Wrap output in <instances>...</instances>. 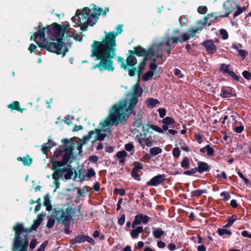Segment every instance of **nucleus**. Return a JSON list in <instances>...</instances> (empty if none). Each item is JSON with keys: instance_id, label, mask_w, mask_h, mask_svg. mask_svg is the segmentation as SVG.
Wrapping results in <instances>:
<instances>
[{"instance_id": "nucleus-8", "label": "nucleus", "mask_w": 251, "mask_h": 251, "mask_svg": "<svg viewBox=\"0 0 251 251\" xmlns=\"http://www.w3.org/2000/svg\"><path fill=\"white\" fill-rule=\"evenodd\" d=\"M199 29H191L186 33H183L180 37H172L166 39L165 44L168 47L167 51L170 53L172 50L171 45L176 44L178 42H185L195 36L196 33Z\"/></svg>"}, {"instance_id": "nucleus-13", "label": "nucleus", "mask_w": 251, "mask_h": 251, "mask_svg": "<svg viewBox=\"0 0 251 251\" xmlns=\"http://www.w3.org/2000/svg\"><path fill=\"white\" fill-rule=\"evenodd\" d=\"M206 51L209 54H213L217 50V47L212 40H208L202 43Z\"/></svg>"}, {"instance_id": "nucleus-37", "label": "nucleus", "mask_w": 251, "mask_h": 251, "mask_svg": "<svg viewBox=\"0 0 251 251\" xmlns=\"http://www.w3.org/2000/svg\"><path fill=\"white\" fill-rule=\"evenodd\" d=\"M220 70L228 74H229V72H231V71L229 70V66L225 64H222L221 65Z\"/></svg>"}, {"instance_id": "nucleus-2", "label": "nucleus", "mask_w": 251, "mask_h": 251, "mask_svg": "<svg viewBox=\"0 0 251 251\" xmlns=\"http://www.w3.org/2000/svg\"><path fill=\"white\" fill-rule=\"evenodd\" d=\"M69 26H60L54 23L47 28L39 29L34 34V40L40 47L47 50L55 52L58 54H62L64 56L68 51L64 44L62 42L63 37H74L77 40L73 31H70Z\"/></svg>"}, {"instance_id": "nucleus-52", "label": "nucleus", "mask_w": 251, "mask_h": 251, "mask_svg": "<svg viewBox=\"0 0 251 251\" xmlns=\"http://www.w3.org/2000/svg\"><path fill=\"white\" fill-rule=\"evenodd\" d=\"M48 244V241L44 242L38 248L37 251H44Z\"/></svg>"}, {"instance_id": "nucleus-4", "label": "nucleus", "mask_w": 251, "mask_h": 251, "mask_svg": "<svg viewBox=\"0 0 251 251\" xmlns=\"http://www.w3.org/2000/svg\"><path fill=\"white\" fill-rule=\"evenodd\" d=\"M91 8L85 7L82 10L77 9L75 16L72 18V21L75 24L74 26H80L82 30H87V25L93 26L97 22L99 16L106 14L108 8L103 10L95 5H91Z\"/></svg>"}, {"instance_id": "nucleus-36", "label": "nucleus", "mask_w": 251, "mask_h": 251, "mask_svg": "<svg viewBox=\"0 0 251 251\" xmlns=\"http://www.w3.org/2000/svg\"><path fill=\"white\" fill-rule=\"evenodd\" d=\"M162 123L164 125H167L168 126L172 125L174 123V120L171 117H166L163 120Z\"/></svg>"}, {"instance_id": "nucleus-27", "label": "nucleus", "mask_w": 251, "mask_h": 251, "mask_svg": "<svg viewBox=\"0 0 251 251\" xmlns=\"http://www.w3.org/2000/svg\"><path fill=\"white\" fill-rule=\"evenodd\" d=\"M207 193V190L205 189L202 190H196L191 192V195L193 197H198L201 196L202 194Z\"/></svg>"}, {"instance_id": "nucleus-60", "label": "nucleus", "mask_w": 251, "mask_h": 251, "mask_svg": "<svg viewBox=\"0 0 251 251\" xmlns=\"http://www.w3.org/2000/svg\"><path fill=\"white\" fill-rule=\"evenodd\" d=\"M125 222V214H123L121 218L119 219L118 220V224L120 225H124V223Z\"/></svg>"}, {"instance_id": "nucleus-53", "label": "nucleus", "mask_w": 251, "mask_h": 251, "mask_svg": "<svg viewBox=\"0 0 251 251\" xmlns=\"http://www.w3.org/2000/svg\"><path fill=\"white\" fill-rule=\"evenodd\" d=\"M134 148V146L132 143H128L125 145V150L127 151H131Z\"/></svg>"}, {"instance_id": "nucleus-29", "label": "nucleus", "mask_w": 251, "mask_h": 251, "mask_svg": "<svg viewBox=\"0 0 251 251\" xmlns=\"http://www.w3.org/2000/svg\"><path fill=\"white\" fill-rule=\"evenodd\" d=\"M44 205L46 207V210L48 211H50L52 208L50 198L48 195H46L44 197Z\"/></svg>"}, {"instance_id": "nucleus-22", "label": "nucleus", "mask_w": 251, "mask_h": 251, "mask_svg": "<svg viewBox=\"0 0 251 251\" xmlns=\"http://www.w3.org/2000/svg\"><path fill=\"white\" fill-rule=\"evenodd\" d=\"M201 152L202 153H206L207 155L210 156L213 154L214 150L211 148L209 145H206L205 147L202 148L200 150Z\"/></svg>"}, {"instance_id": "nucleus-16", "label": "nucleus", "mask_w": 251, "mask_h": 251, "mask_svg": "<svg viewBox=\"0 0 251 251\" xmlns=\"http://www.w3.org/2000/svg\"><path fill=\"white\" fill-rule=\"evenodd\" d=\"M72 152L71 151H66L63 155L62 165L63 164L71 163L72 162Z\"/></svg>"}, {"instance_id": "nucleus-51", "label": "nucleus", "mask_w": 251, "mask_h": 251, "mask_svg": "<svg viewBox=\"0 0 251 251\" xmlns=\"http://www.w3.org/2000/svg\"><path fill=\"white\" fill-rule=\"evenodd\" d=\"M118 61L119 62V63H121V67L122 68H123L125 70H126V68H127V67L126 66V65L124 63V60L123 58L122 57H118Z\"/></svg>"}, {"instance_id": "nucleus-48", "label": "nucleus", "mask_w": 251, "mask_h": 251, "mask_svg": "<svg viewBox=\"0 0 251 251\" xmlns=\"http://www.w3.org/2000/svg\"><path fill=\"white\" fill-rule=\"evenodd\" d=\"M141 124H142L141 119H139V118H138L134 122L133 126H134V127L135 128H138V127H139L140 126Z\"/></svg>"}, {"instance_id": "nucleus-30", "label": "nucleus", "mask_w": 251, "mask_h": 251, "mask_svg": "<svg viewBox=\"0 0 251 251\" xmlns=\"http://www.w3.org/2000/svg\"><path fill=\"white\" fill-rule=\"evenodd\" d=\"M164 231L160 228L154 229L152 231L154 237L156 238H159L164 234Z\"/></svg>"}, {"instance_id": "nucleus-40", "label": "nucleus", "mask_w": 251, "mask_h": 251, "mask_svg": "<svg viewBox=\"0 0 251 251\" xmlns=\"http://www.w3.org/2000/svg\"><path fill=\"white\" fill-rule=\"evenodd\" d=\"M55 224V220L53 218H49L47 224L48 228H51Z\"/></svg>"}, {"instance_id": "nucleus-28", "label": "nucleus", "mask_w": 251, "mask_h": 251, "mask_svg": "<svg viewBox=\"0 0 251 251\" xmlns=\"http://www.w3.org/2000/svg\"><path fill=\"white\" fill-rule=\"evenodd\" d=\"M86 236L84 235H79L76 236L73 241V243H81L86 241Z\"/></svg>"}, {"instance_id": "nucleus-18", "label": "nucleus", "mask_w": 251, "mask_h": 251, "mask_svg": "<svg viewBox=\"0 0 251 251\" xmlns=\"http://www.w3.org/2000/svg\"><path fill=\"white\" fill-rule=\"evenodd\" d=\"M143 129L145 131L144 133L145 134V131H148L150 129H152L154 131L158 132L159 133H163V130L156 125H147L145 126H143Z\"/></svg>"}, {"instance_id": "nucleus-5", "label": "nucleus", "mask_w": 251, "mask_h": 251, "mask_svg": "<svg viewBox=\"0 0 251 251\" xmlns=\"http://www.w3.org/2000/svg\"><path fill=\"white\" fill-rule=\"evenodd\" d=\"M15 232L13 243V251H27L28 241L27 234H23L24 232L27 231L22 223H18L13 227Z\"/></svg>"}, {"instance_id": "nucleus-56", "label": "nucleus", "mask_w": 251, "mask_h": 251, "mask_svg": "<svg viewBox=\"0 0 251 251\" xmlns=\"http://www.w3.org/2000/svg\"><path fill=\"white\" fill-rule=\"evenodd\" d=\"M144 144L149 147H151L152 146V143L148 138H145L144 140Z\"/></svg>"}, {"instance_id": "nucleus-49", "label": "nucleus", "mask_w": 251, "mask_h": 251, "mask_svg": "<svg viewBox=\"0 0 251 251\" xmlns=\"http://www.w3.org/2000/svg\"><path fill=\"white\" fill-rule=\"evenodd\" d=\"M131 175L132 176V177L134 178H135V179L138 180H140V177L139 175L137 174V172H136V171L132 170L131 172Z\"/></svg>"}, {"instance_id": "nucleus-6", "label": "nucleus", "mask_w": 251, "mask_h": 251, "mask_svg": "<svg viewBox=\"0 0 251 251\" xmlns=\"http://www.w3.org/2000/svg\"><path fill=\"white\" fill-rule=\"evenodd\" d=\"M164 43L160 42L158 44H155L147 51L144 48L141 47H137L134 48L136 54L139 56H147L149 54V58L155 57L158 58H161L162 55V46Z\"/></svg>"}, {"instance_id": "nucleus-35", "label": "nucleus", "mask_w": 251, "mask_h": 251, "mask_svg": "<svg viewBox=\"0 0 251 251\" xmlns=\"http://www.w3.org/2000/svg\"><path fill=\"white\" fill-rule=\"evenodd\" d=\"M237 220V216L235 215H233L230 217L228 220L227 223L226 225L225 226L226 227H229L231 226L234 222H235Z\"/></svg>"}, {"instance_id": "nucleus-19", "label": "nucleus", "mask_w": 251, "mask_h": 251, "mask_svg": "<svg viewBox=\"0 0 251 251\" xmlns=\"http://www.w3.org/2000/svg\"><path fill=\"white\" fill-rule=\"evenodd\" d=\"M129 52H131L132 54L127 57L126 60V62L127 65H128V66H133L136 64L137 60L135 56L133 55V51L130 50Z\"/></svg>"}, {"instance_id": "nucleus-47", "label": "nucleus", "mask_w": 251, "mask_h": 251, "mask_svg": "<svg viewBox=\"0 0 251 251\" xmlns=\"http://www.w3.org/2000/svg\"><path fill=\"white\" fill-rule=\"evenodd\" d=\"M231 95L229 92L226 91L225 89H222L221 96L225 98H229Z\"/></svg>"}, {"instance_id": "nucleus-7", "label": "nucleus", "mask_w": 251, "mask_h": 251, "mask_svg": "<svg viewBox=\"0 0 251 251\" xmlns=\"http://www.w3.org/2000/svg\"><path fill=\"white\" fill-rule=\"evenodd\" d=\"M52 169L55 170L52 175V178L55 180L63 177L66 180H68L70 179L73 175L72 170L68 167L63 166L61 161L54 162Z\"/></svg>"}, {"instance_id": "nucleus-42", "label": "nucleus", "mask_w": 251, "mask_h": 251, "mask_svg": "<svg viewBox=\"0 0 251 251\" xmlns=\"http://www.w3.org/2000/svg\"><path fill=\"white\" fill-rule=\"evenodd\" d=\"M207 7L205 6H201L198 8V12L200 14H205L207 12Z\"/></svg>"}, {"instance_id": "nucleus-50", "label": "nucleus", "mask_w": 251, "mask_h": 251, "mask_svg": "<svg viewBox=\"0 0 251 251\" xmlns=\"http://www.w3.org/2000/svg\"><path fill=\"white\" fill-rule=\"evenodd\" d=\"M159 116L160 118H163L166 115V109L164 108H159L158 109Z\"/></svg>"}, {"instance_id": "nucleus-14", "label": "nucleus", "mask_w": 251, "mask_h": 251, "mask_svg": "<svg viewBox=\"0 0 251 251\" xmlns=\"http://www.w3.org/2000/svg\"><path fill=\"white\" fill-rule=\"evenodd\" d=\"M157 66L155 62H152L151 63L150 65V71L144 75L142 79L144 81H147L151 79L153 76L154 71L157 68Z\"/></svg>"}, {"instance_id": "nucleus-10", "label": "nucleus", "mask_w": 251, "mask_h": 251, "mask_svg": "<svg viewBox=\"0 0 251 251\" xmlns=\"http://www.w3.org/2000/svg\"><path fill=\"white\" fill-rule=\"evenodd\" d=\"M237 7V4L232 0H228L223 4V8L226 12V14L221 16L222 17H226L228 16L234 9Z\"/></svg>"}, {"instance_id": "nucleus-58", "label": "nucleus", "mask_w": 251, "mask_h": 251, "mask_svg": "<svg viewBox=\"0 0 251 251\" xmlns=\"http://www.w3.org/2000/svg\"><path fill=\"white\" fill-rule=\"evenodd\" d=\"M242 75L245 78H246L248 79H249L250 78V77H251V73H249V72H248L247 71H244L243 72Z\"/></svg>"}, {"instance_id": "nucleus-12", "label": "nucleus", "mask_w": 251, "mask_h": 251, "mask_svg": "<svg viewBox=\"0 0 251 251\" xmlns=\"http://www.w3.org/2000/svg\"><path fill=\"white\" fill-rule=\"evenodd\" d=\"M166 179L164 175H158L153 177L147 183V185L157 186L163 183Z\"/></svg>"}, {"instance_id": "nucleus-45", "label": "nucleus", "mask_w": 251, "mask_h": 251, "mask_svg": "<svg viewBox=\"0 0 251 251\" xmlns=\"http://www.w3.org/2000/svg\"><path fill=\"white\" fill-rule=\"evenodd\" d=\"M174 73L178 78H181L183 77V75L181 74V71L178 69H175Z\"/></svg>"}, {"instance_id": "nucleus-64", "label": "nucleus", "mask_w": 251, "mask_h": 251, "mask_svg": "<svg viewBox=\"0 0 251 251\" xmlns=\"http://www.w3.org/2000/svg\"><path fill=\"white\" fill-rule=\"evenodd\" d=\"M228 75L232 76L236 80H238L239 79V77L237 76L236 75H235L233 71H231V72H229Z\"/></svg>"}, {"instance_id": "nucleus-63", "label": "nucleus", "mask_w": 251, "mask_h": 251, "mask_svg": "<svg viewBox=\"0 0 251 251\" xmlns=\"http://www.w3.org/2000/svg\"><path fill=\"white\" fill-rule=\"evenodd\" d=\"M244 129L243 126H239L234 127V131L238 133H241Z\"/></svg>"}, {"instance_id": "nucleus-26", "label": "nucleus", "mask_w": 251, "mask_h": 251, "mask_svg": "<svg viewBox=\"0 0 251 251\" xmlns=\"http://www.w3.org/2000/svg\"><path fill=\"white\" fill-rule=\"evenodd\" d=\"M147 59H152L153 60V62H155V59L153 57H150L149 58V54H148L147 56H146L142 62L140 64L139 66V70L140 71H142L145 68V65L146 64V61Z\"/></svg>"}, {"instance_id": "nucleus-55", "label": "nucleus", "mask_w": 251, "mask_h": 251, "mask_svg": "<svg viewBox=\"0 0 251 251\" xmlns=\"http://www.w3.org/2000/svg\"><path fill=\"white\" fill-rule=\"evenodd\" d=\"M221 196L224 197L226 200H228L230 198L229 194L226 191L221 193Z\"/></svg>"}, {"instance_id": "nucleus-44", "label": "nucleus", "mask_w": 251, "mask_h": 251, "mask_svg": "<svg viewBox=\"0 0 251 251\" xmlns=\"http://www.w3.org/2000/svg\"><path fill=\"white\" fill-rule=\"evenodd\" d=\"M220 34L222 36V38L226 40L228 38V35L225 29H222L220 30Z\"/></svg>"}, {"instance_id": "nucleus-3", "label": "nucleus", "mask_w": 251, "mask_h": 251, "mask_svg": "<svg viewBox=\"0 0 251 251\" xmlns=\"http://www.w3.org/2000/svg\"><path fill=\"white\" fill-rule=\"evenodd\" d=\"M116 33L114 31L105 32V38L101 42L94 41L92 44L91 56H96L97 59L100 60L99 64L93 67V69L98 68L101 72L105 70L109 71L114 70V68L111 59L115 55V37L122 33V25H118L116 27Z\"/></svg>"}, {"instance_id": "nucleus-39", "label": "nucleus", "mask_w": 251, "mask_h": 251, "mask_svg": "<svg viewBox=\"0 0 251 251\" xmlns=\"http://www.w3.org/2000/svg\"><path fill=\"white\" fill-rule=\"evenodd\" d=\"M197 172V168H193L189 171H186L183 172L185 175L191 176L195 174Z\"/></svg>"}, {"instance_id": "nucleus-20", "label": "nucleus", "mask_w": 251, "mask_h": 251, "mask_svg": "<svg viewBox=\"0 0 251 251\" xmlns=\"http://www.w3.org/2000/svg\"><path fill=\"white\" fill-rule=\"evenodd\" d=\"M197 171L200 173H202L208 170V165L207 163L203 162H199L198 163Z\"/></svg>"}, {"instance_id": "nucleus-21", "label": "nucleus", "mask_w": 251, "mask_h": 251, "mask_svg": "<svg viewBox=\"0 0 251 251\" xmlns=\"http://www.w3.org/2000/svg\"><path fill=\"white\" fill-rule=\"evenodd\" d=\"M159 103V101L153 98H150L146 101V104L149 108H153Z\"/></svg>"}, {"instance_id": "nucleus-38", "label": "nucleus", "mask_w": 251, "mask_h": 251, "mask_svg": "<svg viewBox=\"0 0 251 251\" xmlns=\"http://www.w3.org/2000/svg\"><path fill=\"white\" fill-rule=\"evenodd\" d=\"M126 155L127 153L125 151H119L116 154V156L119 159L125 158Z\"/></svg>"}, {"instance_id": "nucleus-46", "label": "nucleus", "mask_w": 251, "mask_h": 251, "mask_svg": "<svg viewBox=\"0 0 251 251\" xmlns=\"http://www.w3.org/2000/svg\"><path fill=\"white\" fill-rule=\"evenodd\" d=\"M236 8H237V10L233 14V16L234 17H237V16H238L239 14L242 13L245 10V8L239 7L238 5H237V7H236Z\"/></svg>"}, {"instance_id": "nucleus-61", "label": "nucleus", "mask_w": 251, "mask_h": 251, "mask_svg": "<svg viewBox=\"0 0 251 251\" xmlns=\"http://www.w3.org/2000/svg\"><path fill=\"white\" fill-rule=\"evenodd\" d=\"M238 175L241 178H242L244 180V182L246 184L248 185V184L250 183L249 181L246 177H244L243 175L240 172H238Z\"/></svg>"}, {"instance_id": "nucleus-1", "label": "nucleus", "mask_w": 251, "mask_h": 251, "mask_svg": "<svg viewBox=\"0 0 251 251\" xmlns=\"http://www.w3.org/2000/svg\"><path fill=\"white\" fill-rule=\"evenodd\" d=\"M142 92V88L139 86V83L135 84L132 88L131 92L127 95L126 98L113 105L106 119L100 123L101 129H96V132L94 131H90L87 136L84 137L83 143H86L96 133V139L102 141L106 136V134L103 132L110 133L112 126H117L120 122L126 121L137 104L138 97L141 95Z\"/></svg>"}, {"instance_id": "nucleus-33", "label": "nucleus", "mask_w": 251, "mask_h": 251, "mask_svg": "<svg viewBox=\"0 0 251 251\" xmlns=\"http://www.w3.org/2000/svg\"><path fill=\"white\" fill-rule=\"evenodd\" d=\"M162 152V150L159 147H153L150 149V152L153 155H156Z\"/></svg>"}, {"instance_id": "nucleus-9", "label": "nucleus", "mask_w": 251, "mask_h": 251, "mask_svg": "<svg viewBox=\"0 0 251 251\" xmlns=\"http://www.w3.org/2000/svg\"><path fill=\"white\" fill-rule=\"evenodd\" d=\"M75 212V209L71 207H68L65 210L58 211L56 213L57 220L64 225H68Z\"/></svg>"}, {"instance_id": "nucleus-15", "label": "nucleus", "mask_w": 251, "mask_h": 251, "mask_svg": "<svg viewBox=\"0 0 251 251\" xmlns=\"http://www.w3.org/2000/svg\"><path fill=\"white\" fill-rule=\"evenodd\" d=\"M45 216V214L43 213V212L37 216L36 219L34 220L33 224L30 227V231L36 230L44 220Z\"/></svg>"}, {"instance_id": "nucleus-24", "label": "nucleus", "mask_w": 251, "mask_h": 251, "mask_svg": "<svg viewBox=\"0 0 251 251\" xmlns=\"http://www.w3.org/2000/svg\"><path fill=\"white\" fill-rule=\"evenodd\" d=\"M8 108H10L12 109H16L18 111H20L21 112H23V110L20 107V103L18 101H15L13 102V103L10 104L8 106Z\"/></svg>"}, {"instance_id": "nucleus-54", "label": "nucleus", "mask_w": 251, "mask_h": 251, "mask_svg": "<svg viewBox=\"0 0 251 251\" xmlns=\"http://www.w3.org/2000/svg\"><path fill=\"white\" fill-rule=\"evenodd\" d=\"M37 244V241L36 239H34L32 240L30 242V243L29 245V248L31 249H34L35 248V247L36 246Z\"/></svg>"}, {"instance_id": "nucleus-59", "label": "nucleus", "mask_w": 251, "mask_h": 251, "mask_svg": "<svg viewBox=\"0 0 251 251\" xmlns=\"http://www.w3.org/2000/svg\"><path fill=\"white\" fill-rule=\"evenodd\" d=\"M99 159V158L96 155H92L89 157V160L91 162L95 163Z\"/></svg>"}, {"instance_id": "nucleus-23", "label": "nucleus", "mask_w": 251, "mask_h": 251, "mask_svg": "<svg viewBox=\"0 0 251 251\" xmlns=\"http://www.w3.org/2000/svg\"><path fill=\"white\" fill-rule=\"evenodd\" d=\"M54 145V143L50 139L49 140V142L46 144H44L42 146V151L43 153H46L48 151H49L52 146Z\"/></svg>"}, {"instance_id": "nucleus-34", "label": "nucleus", "mask_w": 251, "mask_h": 251, "mask_svg": "<svg viewBox=\"0 0 251 251\" xmlns=\"http://www.w3.org/2000/svg\"><path fill=\"white\" fill-rule=\"evenodd\" d=\"M96 175V173L93 168H89L85 175V176L88 178H91Z\"/></svg>"}, {"instance_id": "nucleus-41", "label": "nucleus", "mask_w": 251, "mask_h": 251, "mask_svg": "<svg viewBox=\"0 0 251 251\" xmlns=\"http://www.w3.org/2000/svg\"><path fill=\"white\" fill-rule=\"evenodd\" d=\"M173 155L175 157H178L180 155V151L178 148H175L173 150Z\"/></svg>"}, {"instance_id": "nucleus-32", "label": "nucleus", "mask_w": 251, "mask_h": 251, "mask_svg": "<svg viewBox=\"0 0 251 251\" xmlns=\"http://www.w3.org/2000/svg\"><path fill=\"white\" fill-rule=\"evenodd\" d=\"M217 232L220 236H223L226 234L230 236L231 234L230 231L225 228H219L218 229Z\"/></svg>"}, {"instance_id": "nucleus-11", "label": "nucleus", "mask_w": 251, "mask_h": 251, "mask_svg": "<svg viewBox=\"0 0 251 251\" xmlns=\"http://www.w3.org/2000/svg\"><path fill=\"white\" fill-rule=\"evenodd\" d=\"M150 219L147 215L139 214L135 216L134 220L132 224V228H135L137 225L141 224H147Z\"/></svg>"}, {"instance_id": "nucleus-43", "label": "nucleus", "mask_w": 251, "mask_h": 251, "mask_svg": "<svg viewBox=\"0 0 251 251\" xmlns=\"http://www.w3.org/2000/svg\"><path fill=\"white\" fill-rule=\"evenodd\" d=\"M238 54L240 56L242 57L243 59H244L248 55V52L244 50H239Z\"/></svg>"}, {"instance_id": "nucleus-17", "label": "nucleus", "mask_w": 251, "mask_h": 251, "mask_svg": "<svg viewBox=\"0 0 251 251\" xmlns=\"http://www.w3.org/2000/svg\"><path fill=\"white\" fill-rule=\"evenodd\" d=\"M130 231V235L132 238L136 239L139 236V233H141L143 231V228L142 226H137V227L134 228Z\"/></svg>"}, {"instance_id": "nucleus-62", "label": "nucleus", "mask_w": 251, "mask_h": 251, "mask_svg": "<svg viewBox=\"0 0 251 251\" xmlns=\"http://www.w3.org/2000/svg\"><path fill=\"white\" fill-rule=\"evenodd\" d=\"M241 234L243 237L251 238V233L249 234V232L247 230L243 231L241 233Z\"/></svg>"}, {"instance_id": "nucleus-31", "label": "nucleus", "mask_w": 251, "mask_h": 251, "mask_svg": "<svg viewBox=\"0 0 251 251\" xmlns=\"http://www.w3.org/2000/svg\"><path fill=\"white\" fill-rule=\"evenodd\" d=\"M18 160H21L25 165H29L31 164L32 160L29 157H24L23 158L18 157Z\"/></svg>"}, {"instance_id": "nucleus-25", "label": "nucleus", "mask_w": 251, "mask_h": 251, "mask_svg": "<svg viewBox=\"0 0 251 251\" xmlns=\"http://www.w3.org/2000/svg\"><path fill=\"white\" fill-rule=\"evenodd\" d=\"M190 163V159L187 157H185L182 159V160L180 163L181 167L184 169H187L189 168V166Z\"/></svg>"}, {"instance_id": "nucleus-57", "label": "nucleus", "mask_w": 251, "mask_h": 251, "mask_svg": "<svg viewBox=\"0 0 251 251\" xmlns=\"http://www.w3.org/2000/svg\"><path fill=\"white\" fill-rule=\"evenodd\" d=\"M114 191H117V193L120 196H124L126 193V191L123 189H116L114 190Z\"/></svg>"}]
</instances>
